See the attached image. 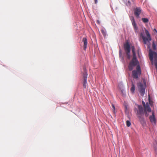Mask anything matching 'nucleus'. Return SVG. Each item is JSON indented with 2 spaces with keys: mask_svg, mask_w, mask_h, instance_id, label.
<instances>
[{
  "mask_svg": "<svg viewBox=\"0 0 157 157\" xmlns=\"http://www.w3.org/2000/svg\"><path fill=\"white\" fill-rule=\"evenodd\" d=\"M132 52L133 54V57L131 61L130 62L128 67V69L130 71L132 70L134 67L136 66L139 63L138 61L136 59L134 46L132 47Z\"/></svg>",
  "mask_w": 157,
  "mask_h": 157,
  "instance_id": "f257e3e1",
  "label": "nucleus"
},
{
  "mask_svg": "<svg viewBox=\"0 0 157 157\" xmlns=\"http://www.w3.org/2000/svg\"><path fill=\"white\" fill-rule=\"evenodd\" d=\"M138 110L137 112V117L139 118V121L141 124H142V125H144L145 123V122L144 117L142 115L144 113L143 108L141 105H138Z\"/></svg>",
  "mask_w": 157,
  "mask_h": 157,
  "instance_id": "f03ea898",
  "label": "nucleus"
},
{
  "mask_svg": "<svg viewBox=\"0 0 157 157\" xmlns=\"http://www.w3.org/2000/svg\"><path fill=\"white\" fill-rule=\"evenodd\" d=\"M140 35L144 44H147V42L150 41L151 40L150 34L147 30H145V32L141 33Z\"/></svg>",
  "mask_w": 157,
  "mask_h": 157,
  "instance_id": "7ed1b4c3",
  "label": "nucleus"
},
{
  "mask_svg": "<svg viewBox=\"0 0 157 157\" xmlns=\"http://www.w3.org/2000/svg\"><path fill=\"white\" fill-rule=\"evenodd\" d=\"M149 57L152 64H153V58H155V65L157 70V53L155 52L150 51L149 54Z\"/></svg>",
  "mask_w": 157,
  "mask_h": 157,
  "instance_id": "20e7f679",
  "label": "nucleus"
},
{
  "mask_svg": "<svg viewBox=\"0 0 157 157\" xmlns=\"http://www.w3.org/2000/svg\"><path fill=\"white\" fill-rule=\"evenodd\" d=\"M83 79L82 82L83 86L84 88H86L88 87V85L87 82V70L85 67H83Z\"/></svg>",
  "mask_w": 157,
  "mask_h": 157,
  "instance_id": "39448f33",
  "label": "nucleus"
},
{
  "mask_svg": "<svg viewBox=\"0 0 157 157\" xmlns=\"http://www.w3.org/2000/svg\"><path fill=\"white\" fill-rule=\"evenodd\" d=\"M141 73V70L139 65H137L136 70H134L132 71V77L135 79H138L139 76H140Z\"/></svg>",
  "mask_w": 157,
  "mask_h": 157,
  "instance_id": "423d86ee",
  "label": "nucleus"
},
{
  "mask_svg": "<svg viewBox=\"0 0 157 157\" xmlns=\"http://www.w3.org/2000/svg\"><path fill=\"white\" fill-rule=\"evenodd\" d=\"M124 48L125 52L127 58L129 59H130V47L128 42H126L124 45Z\"/></svg>",
  "mask_w": 157,
  "mask_h": 157,
  "instance_id": "0eeeda50",
  "label": "nucleus"
},
{
  "mask_svg": "<svg viewBox=\"0 0 157 157\" xmlns=\"http://www.w3.org/2000/svg\"><path fill=\"white\" fill-rule=\"evenodd\" d=\"M137 86L140 94L142 96L143 95L145 92V88L143 84L141 82H139L137 83Z\"/></svg>",
  "mask_w": 157,
  "mask_h": 157,
  "instance_id": "6e6552de",
  "label": "nucleus"
},
{
  "mask_svg": "<svg viewBox=\"0 0 157 157\" xmlns=\"http://www.w3.org/2000/svg\"><path fill=\"white\" fill-rule=\"evenodd\" d=\"M149 120L150 122L152 124L155 125L156 124V120L154 112H152V115L150 116Z\"/></svg>",
  "mask_w": 157,
  "mask_h": 157,
  "instance_id": "1a4fd4ad",
  "label": "nucleus"
},
{
  "mask_svg": "<svg viewBox=\"0 0 157 157\" xmlns=\"http://www.w3.org/2000/svg\"><path fill=\"white\" fill-rule=\"evenodd\" d=\"M141 10L140 8H136L134 10V13L135 15L137 18L139 17V15L141 13Z\"/></svg>",
  "mask_w": 157,
  "mask_h": 157,
  "instance_id": "9d476101",
  "label": "nucleus"
},
{
  "mask_svg": "<svg viewBox=\"0 0 157 157\" xmlns=\"http://www.w3.org/2000/svg\"><path fill=\"white\" fill-rule=\"evenodd\" d=\"M144 113L145 114H147V112H150L151 111V109L148 103H146V105L144 107Z\"/></svg>",
  "mask_w": 157,
  "mask_h": 157,
  "instance_id": "9b49d317",
  "label": "nucleus"
},
{
  "mask_svg": "<svg viewBox=\"0 0 157 157\" xmlns=\"http://www.w3.org/2000/svg\"><path fill=\"white\" fill-rule=\"evenodd\" d=\"M130 19L131 21L132 25L134 27V29H136V25L134 17L133 16H131L130 17Z\"/></svg>",
  "mask_w": 157,
  "mask_h": 157,
  "instance_id": "f8f14e48",
  "label": "nucleus"
},
{
  "mask_svg": "<svg viewBox=\"0 0 157 157\" xmlns=\"http://www.w3.org/2000/svg\"><path fill=\"white\" fill-rule=\"evenodd\" d=\"M82 41L84 43V49L85 50L86 48L87 44V39L85 37L83 38L82 39Z\"/></svg>",
  "mask_w": 157,
  "mask_h": 157,
  "instance_id": "ddd939ff",
  "label": "nucleus"
},
{
  "mask_svg": "<svg viewBox=\"0 0 157 157\" xmlns=\"http://www.w3.org/2000/svg\"><path fill=\"white\" fill-rule=\"evenodd\" d=\"M132 87L131 88L130 90L132 93H133L135 90V86L133 82L132 83Z\"/></svg>",
  "mask_w": 157,
  "mask_h": 157,
  "instance_id": "4468645a",
  "label": "nucleus"
},
{
  "mask_svg": "<svg viewBox=\"0 0 157 157\" xmlns=\"http://www.w3.org/2000/svg\"><path fill=\"white\" fill-rule=\"evenodd\" d=\"M142 21L145 23H147L148 22V20L147 18H142Z\"/></svg>",
  "mask_w": 157,
  "mask_h": 157,
  "instance_id": "2eb2a0df",
  "label": "nucleus"
},
{
  "mask_svg": "<svg viewBox=\"0 0 157 157\" xmlns=\"http://www.w3.org/2000/svg\"><path fill=\"white\" fill-rule=\"evenodd\" d=\"M112 106L113 108V112L114 114L115 115V108L114 105L113 104H112Z\"/></svg>",
  "mask_w": 157,
  "mask_h": 157,
  "instance_id": "dca6fc26",
  "label": "nucleus"
},
{
  "mask_svg": "<svg viewBox=\"0 0 157 157\" xmlns=\"http://www.w3.org/2000/svg\"><path fill=\"white\" fill-rule=\"evenodd\" d=\"M126 123L127 126L128 127H129L131 125V122H130V121H126Z\"/></svg>",
  "mask_w": 157,
  "mask_h": 157,
  "instance_id": "f3484780",
  "label": "nucleus"
},
{
  "mask_svg": "<svg viewBox=\"0 0 157 157\" xmlns=\"http://www.w3.org/2000/svg\"><path fill=\"white\" fill-rule=\"evenodd\" d=\"M152 48L154 50H155L156 49V44L154 43H153L152 44Z\"/></svg>",
  "mask_w": 157,
  "mask_h": 157,
  "instance_id": "a211bd4d",
  "label": "nucleus"
},
{
  "mask_svg": "<svg viewBox=\"0 0 157 157\" xmlns=\"http://www.w3.org/2000/svg\"><path fill=\"white\" fill-rule=\"evenodd\" d=\"M101 30V33H102L103 35H104V36H106V32L105 31V30Z\"/></svg>",
  "mask_w": 157,
  "mask_h": 157,
  "instance_id": "6ab92c4d",
  "label": "nucleus"
},
{
  "mask_svg": "<svg viewBox=\"0 0 157 157\" xmlns=\"http://www.w3.org/2000/svg\"><path fill=\"white\" fill-rule=\"evenodd\" d=\"M142 103L143 105V106H144V107L146 105V104L145 103V102L144 101H142Z\"/></svg>",
  "mask_w": 157,
  "mask_h": 157,
  "instance_id": "aec40b11",
  "label": "nucleus"
},
{
  "mask_svg": "<svg viewBox=\"0 0 157 157\" xmlns=\"http://www.w3.org/2000/svg\"><path fill=\"white\" fill-rule=\"evenodd\" d=\"M97 22L98 24H100V21L98 20H97Z\"/></svg>",
  "mask_w": 157,
  "mask_h": 157,
  "instance_id": "412c9836",
  "label": "nucleus"
},
{
  "mask_svg": "<svg viewBox=\"0 0 157 157\" xmlns=\"http://www.w3.org/2000/svg\"><path fill=\"white\" fill-rule=\"evenodd\" d=\"M94 0V2H95V4H96L97 3H98V1H97V0Z\"/></svg>",
  "mask_w": 157,
  "mask_h": 157,
  "instance_id": "4be33fe9",
  "label": "nucleus"
},
{
  "mask_svg": "<svg viewBox=\"0 0 157 157\" xmlns=\"http://www.w3.org/2000/svg\"><path fill=\"white\" fill-rule=\"evenodd\" d=\"M145 114V116L147 117L148 114H147H147Z\"/></svg>",
  "mask_w": 157,
  "mask_h": 157,
  "instance_id": "5701e85b",
  "label": "nucleus"
},
{
  "mask_svg": "<svg viewBox=\"0 0 157 157\" xmlns=\"http://www.w3.org/2000/svg\"><path fill=\"white\" fill-rule=\"evenodd\" d=\"M155 33H157V30H155Z\"/></svg>",
  "mask_w": 157,
  "mask_h": 157,
  "instance_id": "b1692460",
  "label": "nucleus"
},
{
  "mask_svg": "<svg viewBox=\"0 0 157 157\" xmlns=\"http://www.w3.org/2000/svg\"><path fill=\"white\" fill-rule=\"evenodd\" d=\"M132 0V1H133V2H134V0Z\"/></svg>",
  "mask_w": 157,
  "mask_h": 157,
  "instance_id": "393cba45",
  "label": "nucleus"
}]
</instances>
